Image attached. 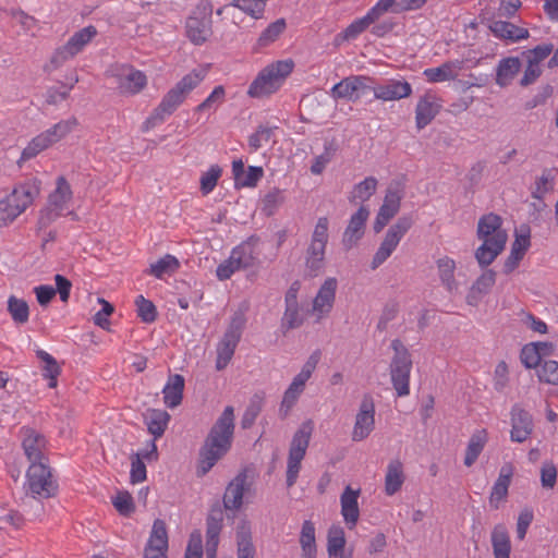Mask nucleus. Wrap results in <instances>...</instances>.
<instances>
[{"instance_id": "nucleus-57", "label": "nucleus", "mask_w": 558, "mask_h": 558, "mask_svg": "<svg viewBox=\"0 0 558 558\" xmlns=\"http://www.w3.org/2000/svg\"><path fill=\"white\" fill-rule=\"evenodd\" d=\"M135 305L137 316L142 322L150 324L156 320L158 313L155 304L151 301L145 299L143 295H138L135 299Z\"/></svg>"}, {"instance_id": "nucleus-47", "label": "nucleus", "mask_w": 558, "mask_h": 558, "mask_svg": "<svg viewBox=\"0 0 558 558\" xmlns=\"http://www.w3.org/2000/svg\"><path fill=\"white\" fill-rule=\"evenodd\" d=\"M225 101L226 88L222 85H217L211 93L194 108V112H215Z\"/></svg>"}, {"instance_id": "nucleus-41", "label": "nucleus", "mask_w": 558, "mask_h": 558, "mask_svg": "<svg viewBox=\"0 0 558 558\" xmlns=\"http://www.w3.org/2000/svg\"><path fill=\"white\" fill-rule=\"evenodd\" d=\"M169 421V413L159 409L150 410L148 415L145 417L147 429L151 435H154L155 440L163 435Z\"/></svg>"}, {"instance_id": "nucleus-29", "label": "nucleus", "mask_w": 558, "mask_h": 558, "mask_svg": "<svg viewBox=\"0 0 558 558\" xmlns=\"http://www.w3.org/2000/svg\"><path fill=\"white\" fill-rule=\"evenodd\" d=\"M530 245V229L526 228L525 233L515 235V239L511 245L510 254L505 260L502 267V271L506 275L511 274L519 266L520 260L523 258Z\"/></svg>"}, {"instance_id": "nucleus-56", "label": "nucleus", "mask_w": 558, "mask_h": 558, "mask_svg": "<svg viewBox=\"0 0 558 558\" xmlns=\"http://www.w3.org/2000/svg\"><path fill=\"white\" fill-rule=\"evenodd\" d=\"M230 5L242 10L254 19H260L265 11L266 0H233Z\"/></svg>"}, {"instance_id": "nucleus-64", "label": "nucleus", "mask_w": 558, "mask_h": 558, "mask_svg": "<svg viewBox=\"0 0 558 558\" xmlns=\"http://www.w3.org/2000/svg\"><path fill=\"white\" fill-rule=\"evenodd\" d=\"M303 390L304 388L295 387L292 383L289 385L288 389L283 393L279 410L282 416L288 415L289 411L294 407Z\"/></svg>"}, {"instance_id": "nucleus-45", "label": "nucleus", "mask_w": 558, "mask_h": 558, "mask_svg": "<svg viewBox=\"0 0 558 558\" xmlns=\"http://www.w3.org/2000/svg\"><path fill=\"white\" fill-rule=\"evenodd\" d=\"M36 355L45 363V366L43 367V376L49 380L48 387L56 388L58 385V376L61 373V368L57 360L41 349L36 351Z\"/></svg>"}, {"instance_id": "nucleus-39", "label": "nucleus", "mask_w": 558, "mask_h": 558, "mask_svg": "<svg viewBox=\"0 0 558 558\" xmlns=\"http://www.w3.org/2000/svg\"><path fill=\"white\" fill-rule=\"evenodd\" d=\"M325 244L311 241L306 251L305 266L311 276H317L325 266Z\"/></svg>"}, {"instance_id": "nucleus-63", "label": "nucleus", "mask_w": 558, "mask_h": 558, "mask_svg": "<svg viewBox=\"0 0 558 558\" xmlns=\"http://www.w3.org/2000/svg\"><path fill=\"white\" fill-rule=\"evenodd\" d=\"M74 58L72 52L68 51L65 45L56 49L53 54L51 56L49 62L45 64L44 71L47 73H51L62 66L68 60Z\"/></svg>"}, {"instance_id": "nucleus-1", "label": "nucleus", "mask_w": 558, "mask_h": 558, "mask_svg": "<svg viewBox=\"0 0 558 558\" xmlns=\"http://www.w3.org/2000/svg\"><path fill=\"white\" fill-rule=\"evenodd\" d=\"M234 409L227 405L210 427L198 451L197 475H206L231 449L234 438Z\"/></svg>"}, {"instance_id": "nucleus-15", "label": "nucleus", "mask_w": 558, "mask_h": 558, "mask_svg": "<svg viewBox=\"0 0 558 558\" xmlns=\"http://www.w3.org/2000/svg\"><path fill=\"white\" fill-rule=\"evenodd\" d=\"M375 428V403L373 397L364 395L355 415V422L351 438L353 441H362L367 438Z\"/></svg>"}, {"instance_id": "nucleus-22", "label": "nucleus", "mask_w": 558, "mask_h": 558, "mask_svg": "<svg viewBox=\"0 0 558 558\" xmlns=\"http://www.w3.org/2000/svg\"><path fill=\"white\" fill-rule=\"evenodd\" d=\"M374 97L383 101L407 98L412 94V86L404 80H387L384 84L371 86Z\"/></svg>"}, {"instance_id": "nucleus-11", "label": "nucleus", "mask_w": 558, "mask_h": 558, "mask_svg": "<svg viewBox=\"0 0 558 558\" xmlns=\"http://www.w3.org/2000/svg\"><path fill=\"white\" fill-rule=\"evenodd\" d=\"M26 480L27 493L35 499H48L58 494V482L46 462L32 463L26 472Z\"/></svg>"}, {"instance_id": "nucleus-2", "label": "nucleus", "mask_w": 558, "mask_h": 558, "mask_svg": "<svg viewBox=\"0 0 558 558\" xmlns=\"http://www.w3.org/2000/svg\"><path fill=\"white\" fill-rule=\"evenodd\" d=\"M476 235L483 243L475 251V259L485 268L505 250L508 240L501 217L494 213L483 215L477 222Z\"/></svg>"}, {"instance_id": "nucleus-23", "label": "nucleus", "mask_w": 558, "mask_h": 558, "mask_svg": "<svg viewBox=\"0 0 558 558\" xmlns=\"http://www.w3.org/2000/svg\"><path fill=\"white\" fill-rule=\"evenodd\" d=\"M510 414L512 426L510 439L513 442L525 441L533 432V420L531 414L518 404L512 407Z\"/></svg>"}, {"instance_id": "nucleus-8", "label": "nucleus", "mask_w": 558, "mask_h": 558, "mask_svg": "<svg viewBox=\"0 0 558 558\" xmlns=\"http://www.w3.org/2000/svg\"><path fill=\"white\" fill-rule=\"evenodd\" d=\"M245 324L246 317L244 313L236 311L232 315L222 338L217 344V359L215 365L217 371L225 369L232 360L235 349L241 340Z\"/></svg>"}, {"instance_id": "nucleus-38", "label": "nucleus", "mask_w": 558, "mask_h": 558, "mask_svg": "<svg viewBox=\"0 0 558 558\" xmlns=\"http://www.w3.org/2000/svg\"><path fill=\"white\" fill-rule=\"evenodd\" d=\"M492 546L495 558H510L511 542L505 525L497 524L492 531Z\"/></svg>"}, {"instance_id": "nucleus-62", "label": "nucleus", "mask_w": 558, "mask_h": 558, "mask_svg": "<svg viewBox=\"0 0 558 558\" xmlns=\"http://www.w3.org/2000/svg\"><path fill=\"white\" fill-rule=\"evenodd\" d=\"M77 82L78 77L75 76L70 84H62V89L56 87L48 88L46 93V102L48 105H58L59 102L65 100L69 97L71 89Z\"/></svg>"}, {"instance_id": "nucleus-27", "label": "nucleus", "mask_w": 558, "mask_h": 558, "mask_svg": "<svg viewBox=\"0 0 558 558\" xmlns=\"http://www.w3.org/2000/svg\"><path fill=\"white\" fill-rule=\"evenodd\" d=\"M168 550V533L166 523L161 519H156L153 523L151 532L147 544L144 548V554L167 555Z\"/></svg>"}, {"instance_id": "nucleus-43", "label": "nucleus", "mask_w": 558, "mask_h": 558, "mask_svg": "<svg viewBox=\"0 0 558 558\" xmlns=\"http://www.w3.org/2000/svg\"><path fill=\"white\" fill-rule=\"evenodd\" d=\"M345 537L340 526H331L328 531L327 550L329 558H348L344 556Z\"/></svg>"}, {"instance_id": "nucleus-37", "label": "nucleus", "mask_w": 558, "mask_h": 558, "mask_svg": "<svg viewBox=\"0 0 558 558\" xmlns=\"http://www.w3.org/2000/svg\"><path fill=\"white\" fill-rule=\"evenodd\" d=\"M521 62L518 57H508L499 61L496 71V84L508 86L520 72Z\"/></svg>"}, {"instance_id": "nucleus-24", "label": "nucleus", "mask_w": 558, "mask_h": 558, "mask_svg": "<svg viewBox=\"0 0 558 558\" xmlns=\"http://www.w3.org/2000/svg\"><path fill=\"white\" fill-rule=\"evenodd\" d=\"M258 241V236L251 235L232 248L230 255L242 269H247L258 264V254L256 252Z\"/></svg>"}, {"instance_id": "nucleus-5", "label": "nucleus", "mask_w": 558, "mask_h": 558, "mask_svg": "<svg viewBox=\"0 0 558 558\" xmlns=\"http://www.w3.org/2000/svg\"><path fill=\"white\" fill-rule=\"evenodd\" d=\"M292 60H280L263 69L247 89V95L260 98L276 93L283 80L293 71Z\"/></svg>"}, {"instance_id": "nucleus-36", "label": "nucleus", "mask_w": 558, "mask_h": 558, "mask_svg": "<svg viewBox=\"0 0 558 558\" xmlns=\"http://www.w3.org/2000/svg\"><path fill=\"white\" fill-rule=\"evenodd\" d=\"M487 440L488 434L487 430L484 428L477 429L472 434L465 449V456L463 461L465 466L470 468L476 462Z\"/></svg>"}, {"instance_id": "nucleus-54", "label": "nucleus", "mask_w": 558, "mask_h": 558, "mask_svg": "<svg viewBox=\"0 0 558 558\" xmlns=\"http://www.w3.org/2000/svg\"><path fill=\"white\" fill-rule=\"evenodd\" d=\"M437 267L442 284L446 286L448 290H452L454 286V260L448 256H445L437 260Z\"/></svg>"}, {"instance_id": "nucleus-60", "label": "nucleus", "mask_w": 558, "mask_h": 558, "mask_svg": "<svg viewBox=\"0 0 558 558\" xmlns=\"http://www.w3.org/2000/svg\"><path fill=\"white\" fill-rule=\"evenodd\" d=\"M537 376L542 383L558 385V362L548 360L541 363Z\"/></svg>"}, {"instance_id": "nucleus-30", "label": "nucleus", "mask_w": 558, "mask_h": 558, "mask_svg": "<svg viewBox=\"0 0 558 558\" xmlns=\"http://www.w3.org/2000/svg\"><path fill=\"white\" fill-rule=\"evenodd\" d=\"M359 489L353 490L350 486H347L340 497L341 514L349 529L354 527L359 520Z\"/></svg>"}, {"instance_id": "nucleus-53", "label": "nucleus", "mask_w": 558, "mask_h": 558, "mask_svg": "<svg viewBox=\"0 0 558 558\" xmlns=\"http://www.w3.org/2000/svg\"><path fill=\"white\" fill-rule=\"evenodd\" d=\"M305 314L300 305L286 306L281 327L286 330L296 329L303 325Z\"/></svg>"}, {"instance_id": "nucleus-55", "label": "nucleus", "mask_w": 558, "mask_h": 558, "mask_svg": "<svg viewBox=\"0 0 558 558\" xmlns=\"http://www.w3.org/2000/svg\"><path fill=\"white\" fill-rule=\"evenodd\" d=\"M554 181V169H544L541 177L534 183L532 197L542 201L544 195L551 190Z\"/></svg>"}, {"instance_id": "nucleus-50", "label": "nucleus", "mask_w": 558, "mask_h": 558, "mask_svg": "<svg viewBox=\"0 0 558 558\" xmlns=\"http://www.w3.org/2000/svg\"><path fill=\"white\" fill-rule=\"evenodd\" d=\"M8 311L14 323L23 325L28 322L29 307L25 300L11 295L8 300Z\"/></svg>"}, {"instance_id": "nucleus-59", "label": "nucleus", "mask_w": 558, "mask_h": 558, "mask_svg": "<svg viewBox=\"0 0 558 558\" xmlns=\"http://www.w3.org/2000/svg\"><path fill=\"white\" fill-rule=\"evenodd\" d=\"M387 12L397 13V3L395 0H378L364 16L371 24H373Z\"/></svg>"}, {"instance_id": "nucleus-10", "label": "nucleus", "mask_w": 558, "mask_h": 558, "mask_svg": "<svg viewBox=\"0 0 558 558\" xmlns=\"http://www.w3.org/2000/svg\"><path fill=\"white\" fill-rule=\"evenodd\" d=\"M391 348L395 351L390 363L391 384L398 397H405L410 393L411 354L399 339L392 340Z\"/></svg>"}, {"instance_id": "nucleus-46", "label": "nucleus", "mask_w": 558, "mask_h": 558, "mask_svg": "<svg viewBox=\"0 0 558 558\" xmlns=\"http://www.w3.org/2000/svg\"><path fill=\"white\" fill-rule=\"evenodd\" d=\"M302 556L316 557L315 525L311 520H305L300 534Z\"/></svg>"}, {"instance_id": "nucleus-19", "label": "nucleus", "mask_w": 558, "mask_h": 558, "mask_svg": "<svg viewBox=\"0 0 558 558\" xmlns=\"http://www.w3.org/2000/svg\"><path fill=\"white\" fill-rule=\"evenodd\" d=\"M247 478V473L245 470H243L239 472L235 477L227 485L222 498V505L220 504L222 510L226 509L238 511L241 509L243 505L244 493L250 488Z\"/></svg>"}, {"instance_id": "nucleus-28", "label": "nucleus", "mask_w": 558, "mask_h": 558, "mask_svg": "<svg viewBox=\"0 0 558 558\" xmlns=\"http://www.w3.org/2000/svg\"><path fill=\"white\" fill-rule=\"evenodd\" d=\"M512 474L513 469L510 464L501 466L498 478L496 480L489 495V505L493 509H498L500 502L506 500Z\"/></svg>"}, {"instance_id": "nucleus-14", "label": "nucleus", "mask_w": 558, "mask_h": 558, "mask_svg": "<svg viewBox=\"0 0 558 558\" xmlns=\"http://www.w3.org/2000/svg\"><path fill=\"white\" fill-rule=\"evenodd\" d=\"M403 197V189L399 183H391L384 197V202L379 207L375 218L373 229L375 233H379L389 221L398 214L401 199Z\"/></svg>"}, {"instance_id": "nucleus-18", "label": "nucleus", "mask_w": 558, "mask_h": 558, "mask_svg": "<svg viewBox=\"0 0 558 558\" xmlns=\"http://www.w3.org/2000/svg\"><path fill=\"white\" fill-rule=\"evenodd\" d=\"M337 288V279L328 277L318 289L312 306L313 314L316 316V322L327 317L332 311L336 301Z\"/></svg>"}, {"instance_id": "nucleus-40", "label": "nucleus", "mask_w": 558, "mask_h": 558, "mask_svg": "<svg viewBox=\"0 0 558 558\" xmlns=\"http://www.w3.org/2000/svg\"><path fill=\"white\" fill-rule=\"evenodd\" d=\"M96 35L97 28L93 25H88L75 32L64 45L66 46L68 51L72 52L75 57L93 40Z\"/></svg>"}, {"instance_id": "nucleus-49", "label": "nucleus", "mask_w": 558, "mask_h": 558, "mask_svg": "<svg viewBox=\"0 0 558 558\" xmlns=\"http://www.w3.org/2000/svg\"><path fill=\"white\" fill-rule=\"evenodd\" d=\"M287 23L284 19H278L270 23L259 35L257 46L264 48L275 43L280 35L286 31Z\"/></svg>"}, {"instance_id": "nucleus-3", "label": "nucleus", "mask_w": 558, "mask_h": 558, "mask_svg": "<svg viewBox=\"0 0 558 558\" xmlns=\"http://www.w3.org/2000/svg\"><path fill=\"white\" fill-rule=\"evenodd\" d=\"M205 74L202 71L193 70L185 74L172 88L162 97L159 105L145 121V130L162 123L185 101L189 95L204 81Z\"/></svg>"}, {"instance_id": "nucleus-13", "label": "nucleus", "mask_w": 558, "mask_h": 558, "mask_svg": "<svg viewBox=\"0 0 558 558\" xmlns=\"http://www.w3.org/2000/svg\"><path fill=\"white\" fill-rule=\"evenodd\" d=\"M371 83H373V78L369 76L351 75L335 84L330 89V96L336 100L345 99L355 102L360 100L367 90H371Z\"/></svg>"}, {"instance_id": "nucleus-26", "label": "nucleus", "mask_w": 558, "mask_h": 558, "mask_svg": "<svg viewBox=\"0 0 558 558\" xmlns=\"http://www.w3.org/2000/svg\"><path fill=\"white\" fill-rule=\"evenodd\" d=\"M440 105L436 101L435 96L425 94L422 96L415 108V124L417 130H423L438 114Z\"/></svg>"}, {"instance_id": "nucleus-42", "label": "nucleus", "mask_w": 558, "mask_h": 558, "mask_svg": "<svg viewBox=\"0 0 558 558\" xmlns=\"http://www.w3.org/2000/svg\"><path fill=\"white\" fill-rule=\"evenodd\" d=\"M180 268V262L173 255L166 254L157 262L151 263L149 269L146 270L147 275L154 276L157 279H162L166 275H172Z\"/></svg>"}, {"instance_id": "nucleus-4", "label": "nucleus", "mask_w": 558, "mask_h": 558, "mask_svg": "<svg viewBox=\"0 0 558 558\" xmlns=\"http://www.w3.org/2000/svg\"><path fill=\"white\" fill-rule=\"evenodd\" d=\"M40 191L36 180H28L14 187L12 193L0 201V228L13 222L34 202Z\"/></svg>"}, {"instance_id": "nucleus-61", "label": "nucleus", "mask_w": 558, "mask_h": 558, "mask_svg": "<svg viewBox=\"0 0 558 558\" xmlns=\"http://www.w3.org/2000/svg\"><path fill=\"white\" fill-rule=\"evenodd\" d=\"M221 168L218 165H213L201 177V191L204 195L209 194L216 187L217 182L221 175Z\"/></svg>"}, {"instance_id": "nucleus-21", "label": "nucleus", "mask_w": 558, "mask_h": 558, "mask_svg": "<svg viewBox=\"0 0 558 558\" xmlns=\"http://www.w3.org/2000/svg\"><path fill=\"white\" fill-rule=\"evenodd\" d=\"M22 447L28 461L32 463H45L44 450L47 440L45 436L31 427H22Z\"/></svg>"}, {"instance_id": "nucleus-9", "label": "nucleus", "mask_w": 558, "mask_h": 558, "mask_svg": "<svg viewBox=\"0 0 558 558\" xmlns=\"http://www.w3.org/2000/svg\"><path fill=\"white\" fill-rule=\"evenodd\" d=\"M78 125L75 117L61 120L35 136L22 151V159L29 160L39 153L66 137Z\"/></svg>"}, {"instance_id": "nucleus-12", "label": "nucleus", "mask_w": 558, "mask_h": 558, "mask_svg": "<svg viewBox=\"0 0 558 558\" xmlns=\"http://www.w3.org/2000/svg\"><path fill=\"white\" fill-rule=\"evenodd\" d=\"M413 226L411 216H402L389 227L384 240L381 241L378 250L373 256L371 262V269L375 270L383 265L396 251L402 238Z\"/></svg>"}, {"instance_id": "nucleus-32", "label": "nucleus", "mask_w": 558, "mask_h": 558, "mask_svg": "<svg viewBox=\"0 0 558 558\" xmlns=\"http://www.w3.org/2000/svg\"><path fill=\"white\" fill-rule=\"evenodd\" d=\"M495 37L517 43L529 37V31L508 21H494L489 25Z\"/></svg>"}, {"instance_id": "nucleus-52", "label": "nucleus", "mask_w": 558, "mask_h": 558, "mask_svg": "<svg viewBox=\"0 0 558 558\" xmlns=\"http://www.w3.org/2000/svg\"><path fill=\"white\" fill-rule=\"evenodd\" d=\"M284 203L283 191L274 187L262 199V211L265 216H274Z\"/></svg>"}, {"instance_id": "nucleus-34", "label": "nucleus", "mask_w": 558, "mask_h": 558, "mask_svg": "<svg viewBox=\"0 0 558 558\" xmlns=\"http://www.w3.org/2000/svg\"><path fill=\"white\" fill-rule=\"evenodd\" d=\"M405 480L403 472V465L399 460H391L386 470L385 475V493L388 496H392L398 493Z\"/></svg>"}, {"instance_id": "nucleus-6", "label": "nucleus", "mask_w": 558, "mask_h": 558, "mask_svg": "<svg viewBox=\"0 0 558 558\" xmlns=\"http://www.w3.org/2000/svg\"><path fill=\"white\" fill-rule=\"evenodd\" d=\"M312 430V423L306 422L293 434L287 461L286 484L288 488L294 486L298 481L302 461L305 458L310 445Z\"/></svg>"}, {"instance_id": "nucleus-44", "label": "nucleus", "mask_w": 558, "mask_h": 558, "mask_svg": "<svg viewBox=\"0 0 558 558\" xmlns=\"http://www.w3.org/2000/svg\"><path fill=\"white\" fill-rule=\"evenodd\" d=\"M378 181L375 177H366L363 181L355 184L349 195L350 203L368 201L377 190Z\"/></svg>"}, {"instance_id": "nucleus-7", "label": "nucleus", "mask_w": 558, "mask_h": 558, "mask_svg": "<svg viewBox=\"0 0 558 558\" xmlns=\"http://www.w3.org/2000/svg\"><path fill=\"white\" fill-rule=\"evenodd\" d=\"M73 198V191L68 180L60 175L56 180V187L49 194L47 205L40 210L38 217L39 229L47 228L56 221L68 209L69 203Z\"/></svg>"}, {"instance_id": "nucleus-17", "label": "nucleus", "mask_w": 558, "mask_h": 558, "mask_svg": "<svg viewBox=\"0 0 558 558\" xmlns=\"http://www.w3.org/2000/svg\"><path fill=\"white\" fill-rule=\"evenodd\" d=\"M225 513L219 501H216L209 509L206 518V556L216 558L220 532L223 526Z\"/></svg>"}, {"instance_id": "nucleus-48", "label": "nucleus", "mask_w": 558, "mask_h": 558, "mask_svg": "<svg viewBox=\"0 0 558 558\" xmlns=\"http://www.w3.org/2000/svg\"><path fill=\"white\" fill-rule=\"evenodd\" d=\"M238 558H255V547L248 527L242 525L236 531Z\"/></svg>"}, {"instance_id": "nucleus-31", "label": "nucleus", "mask_w": 558, "mask_h": 558, "mask_svg": "<svg viewBox=\"0 0 558 558\" xmlns=\"http://www.w3.org/2000/svg\"><path fill=\"white\" fill-rule=\"evenodd\" d=\"M185 380L180 374L170 375L162 389L163 403L169 409H174L181 404L183 399Z\"/></svg>"}, {"instance_id": "nucleus-51", "label": "nucleus", "mask_w": 558, "mask_h": 558, "mask_svg": "<svg viewBox=\"0 0 558 558\" xmlns=\"http://www.w3.org/2000/svg\"><path fill=\"white\" fill-rule=\"evenodd\" d=\"M263 405L264 399L262 396L254 395L251 398L250 403L246 407L241 420V426L243 429H248L254 425L257 416L260 414L263 410Z\"/></svg>"}, {"instance_id": "nucleus-35", "label": "nucleus", "mask_w": 558, "mask_h": 558, "mask_svg": "<svg viewBox=\"0 0 558 558\" xmlns=\"http://www.w3.org/2000/svg\"><path fill=\"white\" fill-rule=\"evenodd\" d=\"M551 349V344L547 342H537L525 344L520 352L522 364L531 369L541 365L542 356Z\"/></svg>"}, {"instance_id": "nucleus-58", "label": "nucleus", "mask_w": 558, "mask_h": 558, "mask_svg": "<svg viewBox=\"0 0 558 558\" xmlns=\"http://www.w3.org/2000/svg\"><path fill=\"white\" fill-rule=\"evenodd\" d=\"M276 128L269 125H259L257 130L248 137V146L253 151H257L265 144L269 143L274 136Z\"/></svg>"}, {"instance_id": "nucleus-20", "label": "nucleus", "mask_w": 558, "mask_h": 558, "mask_svg": "<svg viewBox=\"0 0 558 558\" xmlns=\"http://www.w3.org/2000/svg\"><path fill=\"white\" fill-rule=\"evenodd\" d=\"M368 217L369 209L363 205L350 217L342 235V245L345 250H351L363 238Z\"/></svg>"}, {"instance_id": "nucleus-16", "label": "nucleus", "mask_w": 558, "mask_h": 558, "mask_svg": "<svg viewBox=\"0 0 558 558\" xmlns=\"http://www.w3.org/2000/svg\"><path fill=\"white\" fill-rule=\"evenodd\" d=\"M185 31L187 38L194 45H203L211 34L210 10L204 7L194 11L186 20Z\"/></svg>"}, {"instance_id": "nucleus-33", "label": "nucleus", "mask_w": 558, "mask_h": 558, "mask_svg": "<svg viewBox=\"0 0 558 558\" xmlns=\"http://www.w3.org/2000/svg\"><path fill=\"white\" fill-rule=\"evenodd\" d=\"M147 85V77L144 72L130 69V72L119 80L118 88L121 94L136 95L142 92Z\"/></svg>"}, {"instance_id": "nucleus-25", "label": "nucleus", "mask_w": 558, "mask_h": 558, "mask_svg": "<svg viewBox=\"0 0 558 558\" xmlns=\"http://www.w3.org/2000/svg\"><path fill=\"white\" fill-rule=\"evenodd\" d=\"M463 65L464 62L462 60H449L439 66L425 69L423 74L430 83L452 81L458 77V74L463 69Z\"/></svg>"}]
</instances>
